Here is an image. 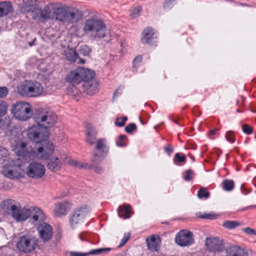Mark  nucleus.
Masks as SVG:
<instances>
[{"label": "nucleus", "instance_id": "79ce46f5", "mask_svg": "<svg viewBox=\"0 0 256 256\" xmlns=\"http://www.w3.org/2000/svg\"><path fill=\"white\" fill-rule=\"evenodd\" d=\"M242 130L244 132L248 134H252L253 130L252 127L246 124L242 126Z\"/></svg>", "mask_w": 256, "mask_h": 256}, {"label": "nucleus", "instance_id": "de8ad7c7", "mask_svg": "<svg viewBox=\"0 0 256 256\" xmlns=\"http://www.w3.org/2000/svg\"><path fill=\"white\" fill-rule=\"evenodd\" d=\"M164 152L168 154V156H170V154L173 152L174 148L171 145L168 144L164 146Z\"/></svg>", "mask_w": 256, "mask_h": 256}, {"label": "nucleus", "instance_id": "7ed1b4c3", "mask_svg": "<svg viewBox=\"0 0 256 256\" xmlns=\"http://www.w3.org/2000/svg\"><path fill=\"white\" fill-rule=\"evenodd\" d=\"M85 142L90 146L95 144L92 156V161L94 164H100L107 156L109 147L106 144L105 138L97 140L98 132L90 124H86Z\"/></svg>", "mask_w": 256, "mask_h": 256}, {"label": "nucleus", "instance_id": "ddd939ff", "mask_svg": "<svg viewBox=\"0 0 256 256\" xmlns=\"http://www.w3.org/2000/svg\"><path fill=\"white\" fill-rule=\"evenodd\" d=\"M16 153L20 156L17 162L24 161L28 162L30 160L31 153L28 150L26 143L24 142H18L15 148Z\"/></svg>", "mask_w": 256, "mask_h": 256}, {"label": "nucleus", "instance_id": "4c0bfd02", "mask_svg": "<svg viewBox=\"0 0 256 256\" xmlns=\"http://www.w3.org/2000/svg\"><path fill=\"white\" fill-rule=\"evenodd\" d=\"M186 156L184 154L180 155L179 153H176L175 154L174 157V163L176 164L177 162H186Z\"/></svg>", "mask_w": 256, "mask_h": 256}, {"label": "nucleus", "instance_id": "aec40b11", "mask_svg": "<svg viewBox=\"0 0 256 256\" xmlns=\"http://www.w3.org/2000/svg\"><path fill=\"white\" fill-rule=\"evenodd\" d=\"M65 80L67 82L72 85L80 83L82 82V79L79 71H78V68L70 71L66 76Z\"/></svg>", "mask_w": 256, "mask_h": 256}, {"label": "nucleus", "instance_id": "0e129e2a", "mask_svg": "<svg viewBox=\"0 0 256 256\" xmlns=\"http://www.w3.org/2000/svg\"><path fill=\"white\" fill-rule=\"evenodd\" d=\"M226 0V1H228V2H232V0Z\"/></svg>", "mask_w": 256, "mask_h": 256}, {"label": "nucleus", "instance_id": "5701e85b", "mask_svg": "<svg viewBox=\"0 0 256 256\" xmlns=\"http://www.w3.org/2000/svg\"><path fill=\"white\" fill-rule=\"evenodd\" d=\"M70 204L68 202L59 203L56 205L54 212L57 216H62L66 214L70 209Z\"/></svg>", "mask_w": 256, "mask_h": 256}, {"label": "nucleus", "instance_id": "3c124183", "mask_svg": "<svg viewBox=\"0 0 256 256\" xmlns=\"http://www.w3.org/2000/svg\"><path fill=\"white\" fill-rule=\"evenodd\" d=\"M78 237L82 241L86 240V234L85 232H82L80 234Z\"/></svg>", "mask_w": 256, "mask_h": 256}, {"label": "nucleus", "instance_id": "9b49d317", "mask_svg": "<svg viewBox=\"0 0 256 256\" xmlns=\"http://www.w3.org/2000/svg\"><path fill=\"white\" fill-rule=\"evenodd\" d=\"M10 210L11 212L12 216L16 222L26 220L31 214V211L29 209H21L14 204L10 206Z\"/></svg>", "mask_w": 256, "mask_h": 256}, {"label": "nucleus", "instance_id": "bf43d9fd", "mask_svg": "<svg viewBox=\"0 0 256 256\" xmlns=\"http://www.w3.org/2000/svg\"><path fill=\"white\" fill-rule=\"evenodd\" d=\"M242 112V110H240V109H237L236 110V112Z\"/></svg>", "mask_w": 256, "mask_h": 256}, {"label": "nucleus", "instance_id": "6e6d98bb", "mask_svg": "<svg viewBox=\"0 0 256 256\" xmlns=\"http://www.w3.org/2000/svg\"><path fill=\"white\" fill-rule=\"evenodd\" d=\"M217 130H218V129H216V128L210 130V134H211V135L215 134H216V132Z\"/></svg>", "mask_w": 256, "mask_h": 256}, {"label": "nucleus", "instance_id": "f704fd0d", "mask_svg": "<svg viewBox=\"0 0 256 256\" xmlns=\"http://www.w3.org/2000/svg\"><path fill=\"white\" fill-rule=\"evenodd\" d=\"M142 8L140 6H138L134 8L132 10L130 14V16L132 18H136L140 15V13L142 11Z\"/></svg>", "mask_w": 256, "mask_h": 256}, {"label": "nucleus", "instance_id": "37998d69", "mask_svg": "<svg viewBox=\"0 0 256 256\" xmlns=\"http://www.w3.org/2000/svg\"><path fill=\"white\" fill-rule=\"evenodd\" d=\"M8 94V88L6 86L0 87V98L6 97Z\"/></svg>", "mask_w": 256, "mask_h": 256}, {"label": "nucleus", "instance_id": "20e7f679", "mask_svg": "<svg viewBox=\"0 0 256 256\" xmlns=\"http://www.w3.org/2000/svg\"><path fill=\"white\" fill-rule=\"evenodd\" d=\"M82 30L86 35L94 40L103 38L107 34L106 26L104 20L96 16H91L84 20Z\"/></svg>", "mask_w": 256, "mask_h": 256}, {"label": "nucleus", "instance_id": "a19ab883", "mask_svg": "<svg viewBox=\"0 0 256 256\" xmlns=\"http://www.w3.org/2000/svg\"><path fill=\"white\" fill-rule=\"evenodd\" d=\"M225 137L226 140L230 142H234L235 141L234 134L232 131H228L226 134Z\"/></svg>", "mask_w": 256, "mask_h": 256}, {"label": "nucleus", "instance_id": "dca6fc26", "mask_svg": "<svg viewBox=\"0 0 256 256\" xmlns=\"http://www.w3.org/2000/svg\"><path fill=\"white\" fill-rule=\"evenodd\" d=\"M148 250L152 252H158L161 246L162 240L159 236L152 234L146 240Z\"/></svg>", "mask_w": 256, "mask_h": 256}, {"label": "nucleus", "instance_id": "b1692460", "mask_svg": "<svg viewBox=\"0 0 256 256\" xmlns=\"http://www.w3.org/2000/svg\"><path fill=\"white\" fill-rule=\"evenodd\" d=\"M130 208V206L128 204H125L123 206H120L118 212V216L124 219L130 218L132 214Z\"/></svg>", "mask_w": 256, "mask_h": 256}, {"label": "nucleus", "instance_id": "49530a36", "mask_svg": "<svg viewBox=\"0 0 256 256\" xmlns=\"http://www.w3.org/2000/svg\"><path fill=\"white\" fill-rule=\"evenodd\" d=\"M242 231L249 235L256 236V231L250 228H244L242 229Z\"/></svg>", "mask_w": 256, "mask_h": 256}, {"label": "nucleus", "instance_id": "6e6552de", "mask_svg": "<svg viewBox=\"0 0 256 256\" xmlns=\"http://www.w3.org/2000/svg\"><path fill=\"white\" fill-rule=\"evenodd\" d=\"M175 242L180 246H188L194 243V236L192 232L183 229L178 232L174 238Z\"/></svg>", "mask_w": 256, "mask_h": 256}, {"label": "nucleus", "instance_id": "864d4df0", "mask_svg": "<svg viewBox=\"0 0 256 256\" xmlns=\"http://www.w3.org/2000/svg\"><path fill=\"white\" fill-rule=\"evenodd\" d=\"M244 101V98L241 96L240 100H238L236 104L239 106L240 104H242Z\"/></svg>", "mask_w": 256, "mask_h": 256}, {"label": "nucleus", "instance_id": "052dcab7", "mask_svg": "<svg viewBox=\"0 0 256 256\" xmlns=\"http://www.w3.org/2000/svg\"><path fill=\"white\" fill-rule=\"evenodd\" d=\"M30 0V2H32V3H33V2H36V0Z\"/></svg>", "mask_w": 256, "mask_h": 256}, {"label": "nucleus", "instance_id": "9d476101", "mask_svg": "<svg viewBox=\"0 0 256 256\" xmlns=\"http://www.w3.org/2000/svg\"><path fill=\"white\" fill-rule=\"evenodd\" d=\"M44 173V166L38 162H32L27 168L26 174L32 178H40Z\"/></svg>", "mask_w": 256, "mask_h": 256}, {"label": "nucleus", "instance_id": "423d86ee", "mask_svg": "<svg viewBox=\"0 0 256 256\" xmlns=\"http://www.w3.org/2000/svg\"><path fill=\"white\" fill-rule=\"evenodd\" d=\"M38 246V240L31 234H26L18 238L16 247L20 252L28 254L34 251Z\"/></svg>", "mask_w": 256, "mask_h": 256}, {"label": "nucleus", "instance_id": "58836bf2", "mask_svg": "<svg viewBox=\"0 0 256 256\" xmlns=\"http://www.w3.org/2000/svg\"><path fill=\"white\" fill-rule=\"evenodd\" d=\"M136 126L134 123H130L125 127V130L128 134H132L136 130Z\"/></svg>", "mask_w": 256, "mask_h": 256}, {"label": "nucleus", "instance_id": "6ab92c4d", "mask_svg": "<svg viewBox=\"0 0 256 256\" xmlns=\"http://www.w3.org/2000/svg\"><path fill=\"white\" fill-rule=\"evenodd\" d=\"M65 58L70 62H75L77 59L79 60V63L84 64L85 60L78 58V54L74 49L72 48H67L64 52Z\"/></svg>", "mask_w": 256, "mask_h": 256}, {"label": "nucleus", "instance_id": "72a5a7b5", "mask_svg": "<svg viewBox=\"0 0 256 256\" xmlns=\"http://www.w3.org/2000/svg\"><path fill=\"white\" fill-rule=\"evenodd\" d=\"M184 174H185L184 176V179L186 182L192 180L195 176L194 172L191 170H186Z\"/></svg>", "mask_w": 256, "mask_h": 256}, {"label": "nucleus", "instance_id": "39448f33", "mask_svg": "<svg viewBox=\"0 0 256 256\" xmlns=\"http://www.w3.org/2000/svg\"><path fill=\"white\" fill-rule=\"evenodd\" d=\"M44 88L42 84L36 81L26 80L18 86V92L20 95L26 97H36L42 94Z\"/></svg>", "mask_w": 256, "mask_h": 256}, {"label": "nucleus", "instance_id": "8fccbe9b", "mask_svg": "<svg viewBox=\"0 0 256 256\" xmlns=\"http://www.w3.org/2000/svg\"><path fill=\"white\" fill-rule=\"evenodd\" d=\"M122 90V88L120 86L115 90L113 94V98H116L119 94H121Z\"/></svg>", "mask_w": 256, "mask_h": 256}, {"label": "nucleus", "instance_id": "c756f323", "mask_svg": "<svg viewBox=\"0 0 256 256\" xmlns=\"http://www.w3.org/2000/svg\"><path fill=\"white\" fill-rule=\"evenodd\" d=\"M227 229L231 230L240 226V223L238 221L226 220L223 222L222 225Z\"/></svg>", "mask_w": 256, "mask_h": 256}, {"label": "nucleus", "instance_id": "412c9836", "mask_svg": "<svg viewBox=\"0 0 256 256\" xmlns=\"http://www.w3.org/2000/svg\"><path fill=\"white\" fill-rule=\"evenodd\" d=\"M78 71H79L82 82H88L95 76L94 72L88 68H78Z\"/></svg>", "mask_w": 256, "mask_h": 256}, {"label": "nucleus", "instance_id": "c03bdc74", "mask_svg": "<svg viewBox=\"0 0 256 256\" xmlns=\"http://www.w3.org/2000/svg\"><path fill=\"white\" fill-rule=\"evenodd\" d=\"M126 138L125 135L121 134L119 136V139L116 142V144L118 146H125L123 140Z\"/></svg>", "mask_w": 256, "mask_h": 256}, {"label": "nucleus", "instance_id": "4d7b16f0", "mask_svg": "<svg viewBox=\"0 0 256 256\" xmlns=\"http://www.w3.org/2000/svg\"><path fill=\"white\" fill-rule=\"evenodd\" d=\"M188 156H190V158L192 160L193 162H194V161H195V158H194V156H191L190 154H189V155H188Z\"/></svg>", "mask_w": 256, "mask_h": 256}, {"label": "nucleus", "instance_id": "7c9ffc66", "mask_svg": "<svg viewBox=\"0 0 256 256\" xmlns=\"http://www.w3.org/2000/svg\"><path fill=\"white\" fill-rule=\"evenodd\" d=\"M91 162H92L91 160ZM70 164L72 166H76L78 168H84L85 169H91L92 168V166H96L98 164H94L92 162L91 164H82L80 162L73 160L72 162H70Z\"/></svg>", "mask_w": 256, "mask_h": 256}, {"label": "nucleus", "instance_id": "4be33fe9", "mask_svg": "<svg viewBox=\"0 0 256 256\" xmlns=\"http://www.w3.org/2000/svg\"><path fill=\"white\" fill-rule=\"evenodd\" d=\"M13 11L12 4L9 1L0 2V18L8 15Z\"/></svg>", "mask_w": 256, "mask_h": 256}, {"label": "nucleus", "instance_id": "f8f14e48", "mask_svg": "<svg viewBox=\"0 0 256 256\" xmlns=\"http://www.w3.org/2000/svg\"><path fill=\"white\" fill-rule=\"evenodd\" d=\"M205 244L210 252H222L224 249V240L218 237L206 238Z\"/></svg>", "mask_w": 256, "mask_h": 256}, {"label": "nucleus", "instance_id": "1a4fd4ad", "mask_svg": "<svg viewBox=\"0 0 256 256\" xmlns=\"http://www.w3.org/2000/svg\"><path fill=\"white\" fill-rule=\"evenodd\" d=\"M89 213V209L87 206L78 207L73 212L70 218V224L72 229H75L81 224L86 216Z\"/></svg>", "mask_w": 256, "mask_h": 256}, {"label": "nucleus", "instance_id": "e2e57ef3", "mask_svg": "<svg viewBox=\"0 0 256 256\" xmlns=\"http://www.w3.org/2000/svg\"><path fill=\"white\" fill-rule=\"evenodd\" d=\"M173 122L177 124H178V121H176V120H173Z\"/></svg>", "mask_w": 256, "mask_h": 256}, {"label": "nucleus", "instance_id": "680f3d73", "mask_svg": "<svg viewBox=\"0 0 256 256\" xmlns=\"http://www.w3.org/2000/svg\"><path fill=\"white\" fill-rule=\"evenodd\" d=\"M60 236H58V238H56V242H58L59 240L60 239Z\"/></svg>", "mask_w": 256, "mask_h": 256}, {"label": "nucleus", "instance_id": "2eb2a0df", "mask_svg": "<svg viewBox=\"0 0 256 256\" xmlns=\"http://www.w3.org/2000/svg\"><path fill=\"white\" fill-rule=\"evenodd\" d=\"M142 43L154 45L157 42V34L156 31L150 27L144 29L141 38Z\"/></svg>", "mask_w": 256, "mask_h": 256}, {"label": "nucleus", "instance_id": "2f4dec72", "mask_svg": "<svg viewBox=\"0 0 256 256\" xmlns=\"http://www.w3.org/2000/svg\"><path fill=\"white\" fill-rule=\"evenodd\" d=\"M210 194L205 188H201L198 192V197L200 198L207 199L210 197Z\"/></svg>", "mask_w": 256, "mask_h": 256}, {"label": "nucleus", "instance_id": "f3484780", "mask_svg": "<svg viewBox=\"0 0 256 256\" xmlns=\"http://www.w3.org/2000/svg\"><path fill=\"white\" fill-rule=\"evenodd\" d=\"M226 256H248V252L238 246H232L226 249Z\"/></svg>", "mask_w": 256, "mask_h": 256}, {"label": "nucleus", "instance_id": "603ef678", "mask_svg": "<svg viewBox=\"0 0 256 256\" xmlns=\"http://www.w3.org/2000/svg\"><path fill=\"white\" fill-rule=\"evenodd\" d=\"M94 167V171L97 174H100L102 172V169L100 166H93Z\"/></svg>", "mask_w": 256, "mask_h": 256}, {"label": "nucleus", "instance_id": "e433bc0d", "mask_svg": "<svg viewBox=\"0 0 256 256\" xmlns=\"http://www.w3.org/2000/svg\"><path fill=\"white\" fill-rule=\"evenodd\" d=\"M128 120L126 116H122V118H118L116 119L114 122L115 124L118 126H123L125 125L126 122Z\"/></svg>", "mask_w": 256, "mask_h": 256}, {"label": "nucleus", "instance_id": "a211bd4d", "mask_svg": "<svg viewBox=\"0 0 256 256\" xmlns=\"http://www.w3.org/2000/svg\"><path fill=\"white\" fill-rule=\"evenodd\" d=\"M112 248H100L94 249L87 253H82L78 252H70V256H86L88 255H100L108 253L111 250Z\"/></svg>", "mask_w": 256, "mask_h": 256}, {"label": "nucleus", "instance_id": "ea45409f", "mask_svg": "<svg viewBox=\"0 0 256 256\" xmlns=\"http://www.w3.org/2000/svg\"><path fill=\"white\" fill-rule=\"evenodd\" d=\"M142 56L138 55L137 56H136L133 60V62H132L133 68H136L138 66L139 64L142 61Z\"/></svg>", "mask_w": 256, "mask_h": 256}, {"label": "nucleus", "instance_id": "a18cd8bd", "mask_svg": "<svg viewBox=\"0 0 256 256\" xmlns=\"http://www.w3.org/2000/svg\"><path fill=\"white\" fill-rule=\"evenodd\" d=\"M130 237V233L125 234H124V238L122 239L120 243L118 246L122 247L123 246H124L126 244V242L129 239Z\"/></svg>", "mask_w": 256, "mask_h": 256}, {"label": "nucleus", "instance_id": "a878e982", "mask_svg": "<svg viewBox=\"0 0 256 256\" xmlns=\"http://www.w3.org/2000/svg\"><path fill=\"white\" fill-rule=\"evenodd\" d=\"M2 174L6 177L10 179L18 178L20 176V174L14 170L5 169Z\"/></svg>", "mask_w": 256, "mask_h": 256}, {"label": "nucleus", "instance_id": "473e14b6", "mask_svg": "<svg viewBox=\"0 0 256 256\" xmlns=\"http://www.w3.org/2000/svg\"><path fill=\"white\" fill-rule=\"evenodd\" d=\"M176 4V0H166L163 4V8L164 10H170Z\"/></svg>", "mask_w": 256, "mask_h": 256}, {"label": "nucleus", "instance_id": "69168bd1", "mask_svg": "<svg viewBox=\"0 0 256 256\" xmlns=\"http://www.w3.org/2000/svg\"><path fill=\"white\" fill-rule=\"evenodd\" d=\"M164 224H168V222H163Z\"/></svg>", "mask_w": 256, "mask_h": 256}, {"label": "nucleus", "instance_id": "0eeeda50", "mask_svg": "<svg viewBox=\"0 0 256 256\" xmlns=\"http://www.w3.org/2000/svg\"><path fill=\"white\" fill-rule=\"evenodd\" d=\"M12 112L16 118L22 120H26L32 115V106L26 102H16L12 106Z\"/></svg>", "mask_w": 256, "mask_h": 256}, {"label": "nucleus", "instance_id": "393cba45", "mask_svg": "<svg viewBox=\"0 0 256 256\" xmlns=\"http://www.w3.org/2000/svg\"><path fill=\"white\" fill-rule=\"evenodd\" d=\"M61 162L58 158H50L47 164L48 168L53 172L60 170L61 168Z\"/></svg>", "mask_w": 256, "mask_h": 256}, {"label": "nucleus", "instance_id": "09e8293b", "mask_svg": "<svg viewBox=\"0 0 256 256\" xmlns=\"http://www.w3.org/2000/svg\"><path fill=\"white\" fill-rule=\"evenodd\" d=\"M200 218H202L214 219L215 218V216L213 214H209L202 215Z\"/></svg>", "mask_w": 256, "mask_h": 256}, {"label": "nucleus", "instance_id": "cd10ccee", "mask_svg": "<svg viewBox=\"0 0 256 256\" xmlns=\"http://www.w3.org/2000/svg\"><path fill=\"white\" fill-rule=\"evenodd\" d=\"M34 210L36 214L33 215L32 216L34 222H36L39 220L41 221H43L45 220L44 214L40 209L36 208L34 209Z\"/></svg>", "mask_w": 256, "mask_h": 256}, {"label": "nucleus", "instance_id": "bb28decb", "mask_svg": "<svg viewBox=\"0 0 256 256\" xmlns=\"http://www.w3.org/2000/svg\"><path fill=\"white\" fill-rule=\"evenodd\" d=\"M234 182L231 180H224L222 182V187L225 191L230 192L234 188Z\"/></svg>", "mask_w": 256, "mask_h": 256}, {"label": "nucleus", "instance_id": "c9c22d12", "mask_svg": "<svg viewBox=\"0 0 256 256\" xmlns=\"http://www.w3.org/2000/svg\"><path fill=\"white\" fill-rule=\"evenodd\" d=\"M7 111L6 103L2 100H0V117L6 114Z\"/></svg>", "mask_w": 256, "mask_h": 256}, {"label": "nucleus", "instance_id": "f03ea898", "mask_svg": "<svg viewBox=\"0 0 256 256\" xmlns=\"http://www.w3.org/2000/svg\"><path fill=\"white\" fill-rule=\"evenodd\" d=\"M56 4L49 2L43 8H34L32 14L33 20L44 22L54 19L59 24L68 26H74L82 19L84 13L81 10L66 5L56 7Z\"/></svg>", "mask_w": 256, "mask_h": 256}, {"label": "nucleus", "instance_id": "13d9d810", "mask_svg": "<svg viewBox=\"0 0 256 256\" xmlns=\"http://www.w3.org/2000/svg\"><path fill=\"white\" fill-rule=\"evenodd\" d=\"M24 164H20L19 162L18 164V167H22Z\"/></svg>", "mask_w": 256, "mask_h": 256}, {"label": "nucleus", "instance_id": "f257e3e1", "mask_svg": "<svg viewBox=\"0 0 256 256\" xmlns=\"http://www.w3.org/2000/svg\"><path fill=\"white\" fill-rule=\"evenodd\" d=\"M33 118L38 126H34L28 129V136L31 140L36 142L34 150L38 159H48L54 152V146L47 140H40V127L48 129L52 126L56 120V116L48 109L38 108L35 112Z\"/></svg>", "mask_w": 256, "mask_h": 256}, {"label": "nucleus", "instance_id": "c85d7f7f", "mask_svg": "<svg viewBox=\"0 0 256 256\" xmlns=\"http://www.w3.org/2000/svg\"><path fill=\"white\" fill-rule=\"evenodd\" d=\"M91 52V48L88 45L85 44L81 45L78 50L79 54L84 56H88Z\"/></svg>", "mask_w": 256, "mask_h": 256}, {"label": "nucleus", "instance_id": "4468645a", "mask_svg": "<svg viewBox=\"0 0 256 256\" xmlns=\"http://www.w3.org/2000/svg\"><path fill=\"white\" fill-rule=\"evenodd\" d=\"M40 238L44 242L50 240L53 235V230L48 224L43 222L38 226Z\"/></svg>", "mask_w": 256, "mask_h": 256}, {"label": "nucleus", "instance_id": "5fc2aeb1", "mask_svg": "<svg viewBox=\"0 0 256 256\" xmlns=\"http://www.w3.org/2000/svg\"><path fill=\"white\" fill-rule=\"evenodd\" d=\"M242 190V192L244 194H246L250 192V191L247 190L243 185L241 186Z\"/></svg>", "mask_w": 256, "mask_h": 256}]
</instances>
